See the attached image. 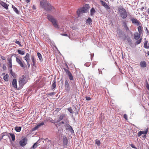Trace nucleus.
<instances>
[{
    "label": "nucleus",
    "mask_w": 149,
    "mask_h": 149,
    "mask_svg": "<svg viewBox=\"0 0 149 149\" xmlns=\"http://www.w3.org/2000/svg\"><path fill=\"white\" fill-rule=\"evenodd\" d=\"M16 61L21 67H24V61H22L20 59L17 57L16 58Z\"/></svg>",
    "instance_id": "9b49d317"
},
{
    "label": "nucleus",
    "mask_w": 149,
    "mask_h": 149,
    "mask_svg": "<svg viewBox=\"0 0 149 149\" xmlns=\"http://www.w3.org/2000/svg\"><path fill=\"white\" fill-rule=\"evenodd\" d=\"M73 87L74 88H75L76 87V85L75 84H74L73 85Z\"/></svg>",
    "instance_id": "052dcab7"
},
{
    "label": "nucleus",
    "mask_w": 149,
    "mask_h": 149,
    "mask_svg": "<svg viewBox=\"0 0 149 149\" xmlns=\"http://www.w3.org/2000/svg\"><path fill=\"white\" fill-rule=\"evenodd\" d=\"M10 73L11 74V75L13 76H14V74L13 72H12V70L11 69L10 71Z\"/></svg>",
    "instance_id": "de8ad7c7"
},
{
    "label": "nucleus",
    "mask_w": 149,
    "mask_h": 149,
    "mask_svg": "<svg viewBox=\"0 0 149 149\" xmlns=\"http://www.w3.org/2000/svg\"><path fill=\"white\" fill-rule=\"evenodd\" d=\"M87 23H88L89 24H90L92 22L91 19L90 17H88L86 20Z\"/></svg>",
    "instance_id": "e433bc0d"
},
{
    "label": "nucleus",
    "mask_w": 149,
    "mask_h": 149,
    "mask_svg": "<svg viewBox=\"0 0 149 149\" xmlns=\"http://www.w3.org/2000/svg\"><path fill=\"white\" fill-rule=\"evenodd\" d=\"M68 111L71 113H73V111L71 107H69L68 109Z\"/></svg>",
    "instance_id": "58836bf2"
},
{
    "label": "nucleus",
    "mask_w": 149,
    "mask_h": 149,
    "mask_svg": "<svg viewBox=\"0 0 149 149\" xmlns=\"http://www.w3.org/2000/svg\"><path fill=\"white\" fill-rule=\"evenodd\" d=\"M118 10L120 13V16L122 18L125 19L127 17V13L123 8L122 6L119 7Z\"/></svg>",
    "instance_id": "7ed1b4c3"
},
{
    "label": "nucleus",
    "mask_w": 149,
    "mask_h": 149,
    "mask_svg": "<svg viewBox=\"0 0 149 149\" xmlns=\"http://www.w3.org/2000/svg\"><path fill=\"white\" fill-rule=\"evenodd\" d=\"M100 2L102 6L106 8L109 9V6L104 1L101 0Z\"/></svg>",
    "instance_id": "ddd939ff"
},
{
    "label": "nucleus",
    "mask_w": 149,
    "mask_h": 149,
    "mask_svg": "<svg viewBox=\"0 0 149 149\" xmlns=\"http://www.w3.org/2000/svg\"><path fill=\"white\" fill-rule=\"evenodd\" d=\"M51 94V93H50V94H49V95H51V94Z\"/></svg>",
    "instance_id": "774afa93"
},
{
    "label": "nucleus",
    "mask_w": 149,
    "mask_h": 149,
    "mask_svg": "<svg viewBox=\"0 0 149 149\" xmlns=\"http://www.w3.org/2000/svg\"><path fill=\"white\" fill-rule=\"evenodd\" d=\"M8 67L10 69L12 68V67L11 59V58H9L8 59Z\"/></svg>",
    "instance_id": "412c9836"
},
{
    "label": "nucleus",
    "mask_w": 149,
    "mask_h": 149,
    "mask_svg": "<svg viewBox=\"0 0 149 149\" xmlns=\"http://www.w3.org/2000/svg\"><path fill=\"white\" fill-rule=\"evenodd\" d=\"M30 54L27 53L26 54V56L24 57V59L26 61H29L30 60Z\"/></svg>",
    "instance_id": "2eb2a0df"
},
{
    "label": "nucleus",
    "mask_w": 149,
    "mask_h": 149,
    "mask_svg": "<svg viewBox=\"0 0 149 149\" xmlns=\"http://www.w3.org/2000/svg\"><path fill=\"white\" fill-rule=\"evenodd\" d=\"M138 30L139 31V33L141 34L142 33V27L141 25H139V26L138 27Z\"/></svg>",
    "instance_id": "cd10ccee"
},
{
    "label": "nucleus",
    "mask_w": 149,
    "mask_h": 149,
    "mask_svg": "<svg viewBox=\"0 0 149 149\" xmlns=\"http://www.w3.org/2000/svg\"><path fill=\"white\" fill-rule=\"evenodd\" d=\"M124 27L127 31H130L128 27L127 26V25H125V26H124Z\"/></svg>",
    "instance_id": "37998d69"
},
{
    "label": "nucleus",
    "mask_w": 149,
    "mask_h": 149,
    "mask_svg": "<svg viewBox=\"0 0 149 149\" xmlns=\"http://www.w3.org/2000/svg\"><path fill=\"white\" fill-rule=\"evenodd\" d=\"M8 133L7 132H4L1 133L0 135V141L3 138V137L5 136H8L9 137V136L8 135Z\"/></svg>",
    "instance_id": "4468645a"
},
{
    "label": "nucleus",
    "mask_w": 149,
    "mask_h": 149,
    "mask_svg": "<svg viewBox=\"0 0 149 149\" xmlns=\"http://www.w3.org/2000/svg\"><path fill=\"white\" fill-rule=\"evenodd\" d=\"M65 116V114H61L59 116L58 118V120H52V123H58Z\"/></svg>",
    "instance_id": "6e6552de"
},
{
    "label": "nucleus",
    "mask_w": 149,
    "mask_h": 149,
    "mask_svg": "<svg viewBox=\"0 0 149 149\" xmlns=\"http://www.w3.org/2000/svg\"><path fill=\"white\" fill-rule=\"evenodd\" d=\"M21 127L16 126L15 128V130L17 132H20L21 131Z\"/></svg>",
    "instance_id": "a878e982"
},
{
    "label": "nucleus",
    "mask_w": 149,
    "mask_h": 149,
    "mask_svg": "<svg viewBox=\"0 0 149 149\" xmlns=\"http://www.w3.org/2000/svg\"><path fill=\"white\" fill-rule=\"evenodd\" d=\"M15 43L18 44L20 46H22V45H21L20 42L19 41H16L15 42Z\"/></svg>",
    "instance_id": "a19ab883"
},
{
    "label": "nucleus",
    "mask_w": 149,
    "mask_h": 149,
    "mask_svg": "<svg viewBox=\"0 0 149 149\" xmlns=\"http://www.w3.org/2000/svg\"><path fill=\"white\" fill-rule=\"evenodd\" d=\"M95 143L98 146H100V142L99 140L98 139H96L95 140Z\"/></svg>",
    "instance_id": "c9c22d12"
},
{
    "label": "nucleus",
    "mask_w": 149,
    "mask_h": 149,
    "mask_svg": "<svg viewBox=\"0 0 149 149\" xmlns=\"http://www.w3.org/2000/svg\"><path fill=\"white\" fill-rule=\"evenodd\" d=\"M40 6L43 8L46 11L49 12L52 11H54L55 9L50 4L48 3L47 0H42L40 1Z\"/></svg>",
    "instance_id": "f257e3e1"
},
{
    "label": "nucleus",
    "mask_w": 149,
    "mask_h": 149,
    "mask_svg": "<svg viewBox=\"0 0 149 149\" xmlns=\"http://www.w3.org/2000/svg\"><path fill=\"white\" fill-rule=\"evenodd\" d=\"M1 5L4 7L6 9H8V5L5 3L3 1H1L0 3Z\"/></svg>",
    "instance_id": "dca6fc26"
},
{
    "label": "nucleus",
    "mask_w": 149,
    "mask_h": 149,
    "mask_svg": "<svg viewBox=\"0 0 149 149\" xmlns=\"http://www.w3.org/2000/svg\"><path fill=\"white\" fill-rule=\"evenodd\" d=\"M17 52L19 54L21 55H24L25 53V52L24 51H22L21 50H18Z\"/></svg>",
    "instance_id": "2f4dec72"
},
{
    "label": "nucleus",
    "mask_w": 149,
    "mask_h": 149,
    "mask_svg": "<svg viewBox=\"0 0 149 149\" xmlns=\"http://www.w3.org/2000/svg\"><path fill=\"white\" fill-rule=\"evenodd\" d=\"M142 134H143L145 136V137L146 136V135L148 132V129H147L145 131H141Z\"/></svg>",
    "instance_id": "7c9ffc66"
},
{
    "label": "nucleus",
    "mask_w": 149,
    "mask_h": 149,
    "mask_svg": "<svg viewBox=\"0 0 149 149\" xmlns=\"http://www.w3.org/2000/svg\"><path fill=\"white\" fill-rule=\"evenodd\" d=\"M66 130H69L71 133H74V131L71 126L68 124H67L65 125Z\"/></svg>",
    "instance_id": "1a4fd4ad"
},
{
    "label": "nucleus",
    "mask_w": 149,
    "mask_h": 149,
    "mask_svg": "<svg viewBox=\"0 0 149 149\" xmlns=\"http://www.w3.org/2000/svg\"><path fill=\"white\" fill-rule=\"evenodd\" d=\"M141 41H142V38H141L136 42H135L136 44V45H138L141 42Z\"/></svg>",
    "instance_id": "f704fd0d"
},
{
    "label": "nucleus",
    "mask_w": 149,
    "mask_h": 149,
    "mask_svg": "<svg viewBox=\"0 0 149 149\" xmlns=\"http://www.w3.org/2000/svg\"><path fill=\"white\" fill-rule=\"evenodd\" d=\"M64 70L67 73V74H68L70 72L69 70H67L66 69H64Z\"/></svg>",
    "instance_id": "c03bdc74"
},
{
    "label": "nucleus",
    "mask_w": 149,
    "mask_h": 149,
    "mask_svg": "<svg viewBox=\"0 0 149 149\" xmlns=\"http://www.w3.org/2000/svg\"><path fill=\"white\" fill-rule=\"evenodd\" d=\"M61 35L62 36H68V35L67 34L65 33H63V34H61Z\"/></svg>",
    "instance_id": "864d4df0"
},
{
    "label": "nucleus",
    "mask_w": 149,
    "mask_h": 149,
    "mask_svg": "<svg viewBox=\"0 0 149 149\" xmlns=\"http://www.w3.org/2000/svg\"><path fill=\"white\" fill-rule=\"evenodd\" d=\"M124 118L126 120L127 119V116L126 114H124L123 115Z\"/></svg>",
    "instance_id": "8fccbe9b"
},
{
    "label": "nucleus",
    "mask_w": 149,
    "mask_h": 149,
    "mask_svg": "<svg viewBox=\"0 0 149 149\" xmlns=\"http://www.w3.org/2000/svg\"><path fill=\"white\" fill-rule=\"evenodd\" d=\"M61 123L62 124H63L64 123V121H61Z\"/></svg>",
    "instance_id": "0e129e2a"
},
{
    "label": "nucleus",
    "mask_w": 149,
    "mask_h": 149,
    "mask_svg": "<svg viewBox=\"0 0 149 149\" xmlns=\"http://www.w3.org/2000/svg\"><path fill=\"white\" fill-rule=\"evenodd\" d=\"M131 20L132 24H135L137 26L141 25V24L140 22L139 21L134 18H132L131 19Z\"/></svg>",
    "instance_id": "0eeeda50"
},
{
    "label": "nucleus",
    "mask_w": 149,
    "mask_h": 149,
    "mask_svg": "<svg viewBox=\"0 0 149 149\" xmlns=\"http://www.w3.org/2000/svg\"><path fill=\"white\" fill-rule=\"evenodd\" d=\"M26 77L24 75H22L19 79V84L21 87H22L27 82Z\"/></svg>",
    "instance_id": "20e7f679"
},
{
    "label": "nucleus",
    "mask_w": 149,
    "mask_h": 149,
    "mask_svg": "<svg viewBox=\"0 0 149 149\" xmlns=\"http://www.w3.org/2000/svg\"><path fill=\"white\" fill-rule=\"evenodd\" d=\"M140 65L141 68H145L146 66V64L145 61H141L140 63Z\"/></svg>",
    "instance_id": "a211bd4d"
},
{
    "label": "nucleus",
    "mask_w": 149,
    "mask_h": 149,
    "mask_svg": "<svg viewBox=\"0 0 149 149\" xmlns=\"http://www.w3.org/2000/svg\"><path fill=\"white\" fill-rule=\"evenodd\" d=\"M63 146H66L67 145L68 142V140L67 138L65 137L63 138Z\"/></svg>",
    "instance_id": "f3484780"
},
{
    "label": "nucleus",
    "mask_w": 149,
    "mask_h": 149,
    "mask_svg": "<svg viewBox=\"0 0 149 149\" xmlns=\"http://www.w3.org/2000/svg\"><path fill=\"white\" fill-rule=\"evenodd\" d=\"M148 42L147 40L145 41L144 44V46L146 49H149V44L148 43Z\"/></svg>",
    "instance_id": "aec40b11"
},
{
    "label": "nucleus",
    "mask_w": 149,
    "mask_h": 149,
    "mask_svg": "<svg viewBox=\"0 0 149 149\" xmlns=\"http://www.w3.org/2000/svg\"><path fill=\"white\" fill-rule=\"evenodd\" d=\"M37 55L40 61V62H42L43 61V60L41 54L40 53L38 52L37 53Z\"/></svg>",
    "instance_id": "5701e85b"
},
{
    "label": "nucleus",
    "mask_w": 149,
    "mask_h": 149,
    "mask_svg": "<svg viewBox=\"0 0 149 149\" xmlns=\"http://www.w3.org/2000/svg\"><path fill=\"white\" fill-rule=\"evenodd\" d=\"M65 89L67 91H69L70 90V87L69 84V81L66 80L65 82Z\"/></svg>",
    "instance_id": "9d476101"
},
{
    "label": "nucleus",
    "mask_w": 149,
    "mask_h": 149,
    "mask_svg": "<svg viewBox=\"0 0 149 149\" xmlns=\"http://www.w3.org/2000/svg\"><path fill=\"white\" fill-rule=\"evenodd\" d=\"M47 17L49 20L52 22L55 28L57 29L59 28V26L57 23V20L53 16L50 15H47Z\"/></svg>",
    "instance_id": "f03ea898"
},
{
    "label": "nucleus",
    "mask_w": 149,
    "mask_h": 149,
    "mask_svg": "<svg viewBox=\"0 0 149 149\" xmlns=\"http://www.w3.org/2000/svg\"><path fill=\"white\" fill-rule=\"evenodd\" d=\"M44 125V123L43 122H42L40 123H39L37 125L39 128L41 126H42Z\"/></svg>",
    "instance_id": "ea45409f"
},
{
    "label": "nucleus",
    "mask_w": 149,
    "mask_h": 149,
    "mask_svg": "<svg viewBox=\"0 0 149 149\" xmlns=\"http://www.w3.org/2000/svg\"><path fill=\"white\" fill-rule=\"evenodd\" d=\"M26 63H27V64L28 66V67H29L30 65L29 61H26Z\"/></svg>",
    "instance_id": "3c124183"
},
{
    "label": "nucleus",
    "mask_w": 149,
    "mask_h": 149,
    "mask_svg": "<svg viewBox=\"0 0 149 149\" xmlns=\"http://www.w3.org/2000/svg\"><path fill=\"white\" fill-rule=\"evenodd\" d=\"M87 12V9L85 7H82L79 9L77 11V13L79 17H80L81 14Z\"/></svg>",
    "instance_id": "39448f33"
},
{
    "label": "nucleus",
    "mask_w": 149,
    "mask_h": 149,
    "mask_svg": "<svg viewBox=\"0 0 149 149\" xmlns=\"http://www.w3.org/2000/svg\"><path fill=\"white\" fill-rule=\"evenodd\" d=\"M8 77L9 75L8 74H6L4 76L3 79L5 81H7L8 80Z\"/></svg>",
    "instance_id": "c85d7f7f"
},
{
    "label": "nucleus",
    "mask_w": 149,
    "mask_h": 149,
    "mask_svg": "<svg viewBox=\"0 0 149 149\" xmlns=\"http://www.w3.org/2000/svg\"><path fill=\"white\" fill-rule=\"evenodd\" d=\"M27 139L25 137L19 142V144L22 147L24 146L27 143Z\"/></svg>",
    "instance_id": "423d86ee"
},
{
    "label": "nucleus",
    "mask_w": 149,
    "mask_h": 149,
    "mask_svg": "<svg viewBox=\"0 0 149 149\" xmlns=\"http://www.w3.org/2000/svg\"><path fill=\"white\" fill-rule=\"evenodd\" d=\"M31 0H26V3H28L29 2H30Z\"/></svg>",
    "instance_id": "680f3d73"
},
{
    "label": "nucleus",
    "mask_w": 149,
    "mask_h": 149,
    "mask_svg": "<svg viewBox=\"0 0 149 149\" xmlns=\"http://www.w3.org/2000/svg\"><path fill=\"white\" fill-rule=\"evenodd\" d=\"M141 34L138 32H135L134 35V39L135 40L139 39L140 37Z\"/></svg>",
    "instance_id": "f8f14e48"
},
{
    "label": "nucleus",
    "mask_w": 149,
    "mask_h": 149,
    "mask_svg": "<svg viewBox=\"0 0 149 149\" xmlns=\"http://www.w3.org/2000/svg\"><path fill=\"white\" fill-rule=\"evenodd\" d=\"M12 85L15 88H17V80L15 79H14L12 81Z\"/></svg>",
    "instance_id": "6ab92c4d"
},
{
    "label": "nucleus",
    "mask_w": 149,
    "mask_h": 149,
    "mask_svg": "<svg viewBox=\"0 0 149 149\" xmlns=\"http://www.w3.org/2000/svg\"><path fill=\"white\" fill-rule=\"evenodd\" d=\"M32 61L33 63V65L34 66L35 65V59L34 56H32L31 57Z\"/></svg>",
    "instance_id": "72a5a7b5"
},
{
    "label": "nucleus",
    "mask_w": 149,
    "mask_h": 149,
    "mask_svg": "<svg viewBox=\"0 0 149 149\" xmlns=\"http://www.w3.org/2000/svg\"><path fill=\"white\" fill-rule=\"evenodd\" d=\"M85 98L87 100H91V98L89 97L86 96L85 97Z\"/></svg>",
    "instance_id": "49530a36"
},
{
    "label": "nucleus",
    "mask_w": 149,
    "mask_h": 149,
    "mask_svg": "<svg viewBox=\"0 0 149 149\" xmlns=\"http://www.w3.org/2000/svg\"><path fill=\"white\" fill-rule=\"evenodd\" d=\"M38 143H37V142H36V143H35L32 146V148L34 149L35 148H36L37 147V146H38Z\"/></svg>",
    "instance_id": "4c0bfd02"
},
{
    "label": "nucleus",
    "mask_w": 149,
    "mask_h": 149,
    "mask_svg": "<svg viewBox=\"0 0 149 149\" xmlns=\"http://www.w3.org/2000/svg\"><path fill=\"white\" fill-rule=\"evenodd\" d=\"M142 133L141 131L139 132L138 134V136H140L142 135Z\"/></svg>",
    "instance_id": "09e8293b"
},
{
    "label": "nucleus",
    "mask_w": 149,
    "mask_h": 149,
    "mask_svg": "<svg viewBox=\"0 0 149 149\" xmlns=\"http://www.w3.org/2000/svg\"><path fill=\"white\" fill-rule=\"evenodd\" d=\"M132 148H136L135 147V146L134 145H132Z\"/></svg>",
    "instance_id": "e2e57ef3"
},
{
    "label": "nucleus",
    "mask_w": 149,
    "mask_h": 149,
    "mask_svg": "<svg viewBox=\"0 0 149 149\" xmlns=\"http://www.w3.org/2000/svg\"><path fill=\"white\" fill-rule=\"evenodd\" d=\"M95 13V11L94 8H92L90 10V15L91 16H93Z\"/></svg>",
    "instance_id": "b1692460"
},
{
    "label": "nucleus",
    "mask_w": 149,
    "mask_h": 149,
    "mask_svg": "<svg viewBox=\"0 0 149 149\" xmlns=\"http://www.w3.org/2000/svg\"><path fill=\"white\" fill-rule=\"evenodd\" d=\"M1 58L2 59L4 60L5 59V58L3 56H1Z\"/></svg>",
    "instance_id": "13d9d810"
},
{
    "label": "nucleus",
    "mask_w": 149,
    "mask_h": 149,
    "mask_svg": "<svg viewBox=\"0 0 149 149\" xmlns=\"http://www.w3.org/2000/svg\"><path fill=\"white\" fill-rule=\"evenodd\" d=\"M32 9L34 10L36 9V7L35 5H33V6Z\"/></svg>",
    "instance_id": "4d7b16f0"
},
{
    "label": "nucleus",
    "mask_w": 149,
    "mask_h": 149,
    "mask_svg": "<svg viewBox=\"0 0 149 149\" xmlns=\"http://www.w3.org/2000/svg\"><path fill=\"white\" fill-rule=\"evenodd\" d=\"M123 26H125V25H127V24H126V22H124H124H123Z\"/></svg>",
    "instance_id": "5fc2aeb1"
},
{
    "label": "nucleus",
    "mask_w": 149,
    "mask_h": 149,
    "mask_svg": "<svg viewBox=\"0 0 149 149\" xmlns=\"http://www.w3.org/2000/svg\"><path fill=\"white\" fill-rule=\"evenodd\" d=\"M12 8H13L14 11L17 14H19V11L17 8L14 6L13 5H12Z\"/></svg>",
    "instance_id": "bb28decb"
},
{
    "label": "nucleus",
    "mask_w": 149,
    "mask_h": 149,
    "mask_svg": "<svg viewBox=\"0 0 149 149\" xmlns=\"http://www.w3.org/2000/svg\"><path fill=\"white\" fill-rule=\"evenodd\" d=\"M56 81L55 79H54L53 81V84L52 86V88L53 89L56 87Z\"/></svg>",
    "instance_id": "393cba45"
},
{
    "label": "nucleus",
    "mask_w": 149,
    "mask_h": 149,
    "mask_svg": "<svg viewBox=\"0 0 149 149\" xmlns=\"http://www.w3.org/2000/svg\"><path fill=\"white\" fill-rule=\"evenodd\" d=\"M9 134L10 136L12 139V140L14 141L15 140V135L13 133H9Z\"/></svg>",
    "instance_id": "4be33fe9"
},
{
    "label": "nucleus",
    "mask_w": 149,
    "mask_h": 149,
    "mask_svg": "<svg viewBox=\"0 0 149 149\" xmlns=\"http://www.w3.org/2000/svg\"><path fill=\"white\" fill-rule=\"evenodd\" d=\"M68 76L69 79L70 80H72L73 79V78L72 74L70 72L67 74Z\"/></svg>",
    "instance_id": "c756f323"
},
{
    "label": "nucleus",
    "mask_w": 149,
    "mask_h": 149,
    "mask_svg": "<svg viewBox=\"0 0 149 149\" xmlns=\"http://www.w3.org/2000/svg\"><path fill=\"white\" fill-rule=\"evenodd\" d=\"M127 40L128 41L129 44L130 45H131L132 43V41L130 38L129 37L127 38Z\"/></svg>",
    "instance_id": "473e14b6"
},
{
    "label": "nucleus",
    "mask_w": 149,
    "mask_h": 149,
    "mask_svg": "<svg viewBox=\"0 0 149 149\" xmlns=\"http://www.w3.org/2000/svg\"><path fill=\"white\" fill-rule=\"evenodd\" d=\"M123 26H125V25H127V24H126V22H124H124H123Z\"/></svg>",
    "instance_id": "6e6d98bb"
},
{
    "label": "nucleus",
    "mask_w": 149,
    "mask_h": 149,
    "mask_svg": "<svg viewBox=\"0 0 149 149\" xmlns=\"http://www.w3.org/2000/svg\"><path fill=\"white\" fill-rule=\"evenodd\" d=\"M98 70H99V74H100V70H99V69H98Z\"/></svg>",
    "instance_id": "69168bd1"
},
{
    "label": "nucleus",
    "mask_w": 149,
    "mask_h": 149,
    "mask_svg": "<svg viewBox=\"0 0 149 149\" xmlns=\"http://www.w3.org/2000/svg\"><path fill=\"white\" fill-rule=\"evenodd\" d=\"M38 128H39V127H38V126L37 125L36 127H35L34 128L33 130H37V129H38Z\"/></svg>",
    "instance_id": "603ef678"
},
{
    "label": "nucleus",
    "mask_w": 149,
    "mask_h": 149,
    "mask_svg": "<svg viewBox=\"0 0 149 149\" xmlns=\"http://www.w3.org/2000/svg\"><path fill=\"white\" fill-rule=\"evenodd\" d=\"M61 109L60 108H57L56 109V110L57 111H59L60 110H61Z\"/></svg>",
    "instance_id": "bf43d9fd"
},
{
    "label": "nucleus",
    "mask_w": 149,
    "mask_h": 149,
    "mask_svg": "<svg viewBox=\"0 0 149 149\" xmlns=\"http://www.w3.org/2000/svg\"><path fill=\"white\" fill-rule=\"evenodd\" d=\"M91 64V63H87L84 64V65L86 67L89 66Z\"/></svg>",
    "instance_id": "a18cd8bd"
},
{
    "label": "nucleus",
    "mask_w": 149,
    "mask_h": 149,
    "mask_svg": "<svg viewBox=\"0 0 149 149\" xmlns=\"http://www.w3.org/2000/svg\"><path fill=\"white\" fill-rule=\"evenodd\" d=\"M146 88L148 89V90L149 89V85L148 82L146 81Z\"/></svg>",
    "instance_id": "79ce46f5"
},
{
    "label": "nucleus",
    "mask_w": 149,
    "mask_h": 149,
    "mask_svg": "<svg viewBox=\"0 0 149 149\" xmlns=\"http://www.w3.org/2000/svg\"><path fill=\"white\" fill-rule=\"evenodd\" d=\"M5 73H3V75H5Z\"/></svg>",
    "instance_id": "338daca9"
}]
</instances>
